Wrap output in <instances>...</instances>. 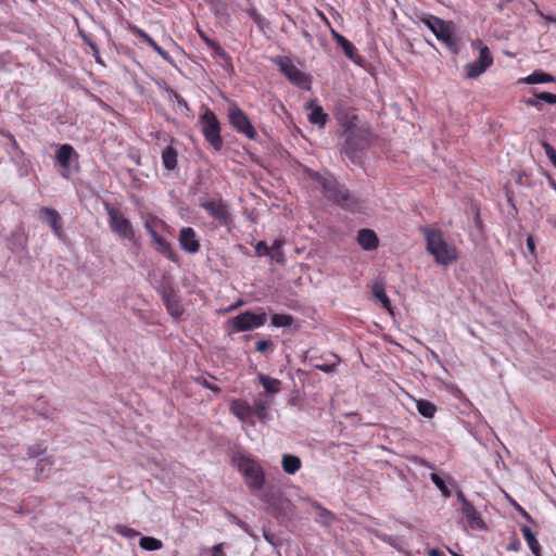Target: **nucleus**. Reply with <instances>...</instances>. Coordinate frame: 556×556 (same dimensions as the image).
<instances>
[{
    "label": "nucleus",
    "instance_id": "f257e3e1",
    "mask_svg": "<svg viewBox=\"0 0 556 556\" xmlns=\"http://www.w3.org/2000/svg\"><path fill=\"white\" fill-rule=\"evenodd\" d=\"M422 233L426 239L427 250L433 255L437 263L447 266L457 258L456 249L443 239L440 230L424 228Z\"/></svg>",
    "mask_w": 556,
    "mask_h": 556
},
{
    "label": "nucleus",
    "instance_id": "f03ea898",
    "mask_svg": "<svg viewBox=\"0 0 556 556\" xmlns=\"http://www.w3.org/2000/svg\"><path fill=\"white\" fill-rule=\"evenodd\" d=\"M343 136V151L353 162H356L358 159V152L365 150L369 146L371 134L368 128L349 126Z\"/></svg>",
    "mask_w": 556,
    "mask_h": 556
},
{
    "label": "nucleus",
    "instance_id": "7ed1b4c3",
    "mask_svg": "<svg viewBox=\"0 0 556 556\" xmlns=\"http://www.w3.org/2000/svg\"><path fill=\"white\" fill-rule=\"evenodd\" d=\"M420 23L428 27L450 50L457 52L458 45L454 37V24L452 22H446L438 16L426 14L421 17Z\"/></svg>",
    "mask_w": 556,
    "mask_h": 556
},
{
    "label": "nucleus",
    "instance_id": "20e7f679",
    "mask_svg": "<svg viewBox=\"0 0 556 556\" xmlns=\"http://www.w3.org/2000/svg\"><path fill=\"white\" fill-rule=\"evenodd\" d=\"M232 463L245 477V482L251 490L262 489L264 484V473L254 460L242 454H238L233 456Z\"/></svg>",
    "mask_w": 556,
    "mask_h": 556
},
{
    "label": "nucleus",
    "instance_id": "39448f33",
    "mask_svg": "<svg viewBox=\"0 0 556 556\" xmlns=\"http://www.w3.org/2000/svg\"><path fill=\"white\" fill-rule=\"evenodd\" d=\"M471 48L479 52V56L473 62L465 65L466 78L472 79L482 75L492 64L493 56L488 46L480 39L471 42Z\"/></svg>",
    "mask_w": 556,
    "mask_h": 556
},
{
    "label": "nucleus",
    "instance_id": "423d86ee",
    "mask_svg": "<svg viewBox=\"0 0 556 556\" xmlns=\"http://www.w3.org/2000/svg\"><path fill=\"white\" fill-rule=\"evenodd\" d=\"M200 123L202 125V134L206 141L216 151H219L224 142L220 136V125L215 113L210 109H205L200 116Z\"/></svg>",
    "mask_w": 556,
    "mask_h": 556
},
{
    "label": "nucleus",
    "instance_id": "0eeeda50",
    "mask_svg": "<svg viewBox=\"0 0 556 556\" xmlns=\"http://www.w3.org/2000/svg\"><path fill=\"white\" fill-rule=\"evenodd\" d=\"M109 216L110 229L122 239L135 241V230L131 223L124 216V214L115 207L110 205L105 206Z\"/></svg>",
    "mask_w": 556,
    "mask_h": 556
},
{
    "label": "nucleus",
    "instance_id": "6e6552de",
    "mask_svg": "<svg viewBox=\"0 0 556 556\" xmlns=\"http://www.w3.org/2000/svg\"><path fill=\"white\" fill-rule=\"evenodd\" d=\"M280 72L296 87L308 89L311 80L307 75L300 71L287 56H277L274 60Z\"/></svg>",
    "mask_w": 556,
    "mask_h": 556
},
{
    "label": "nucleus",
    "instance_id": "1a4fd4ad",
    "mask_svg": "<svg viewBox=\"0 0 556 556\" xmlns=\"http://www.w3.org/2000/svg\"><path fill=\"white\" fill-rule=\"evenodd\" d=\"M321 189L327 199L342 207L350 208L354 203L349 191L339 185L332 177H329L327 180H323Z\"/></svg>",
    "mask_w": 556,
    "mask_h": 556
},
{
    "label": "nucleus",
    "instance_id": "9d476101",
    "mask_svg": "<svg viewBox=\"0 0 556 556\" xmlns=\"http://www.w3.org/2000/svg\"><path fill=\"white\" fill-rule=\"evenodd\" d=\"M267 319L266 313L254 314L250 311H245L233 318H231L228 323L235 332L249 331L255 328H260L265 325Z\"/></svg>",
    "mask_w": 556,
    "mask_h": 556
},
{
    "label": "nucleus",
    "instance_id": "9b49d317",
    "mask_svg": "<svg viewBox=\"0 0 556 556\" xmlns=\"http://www.w3.org/2000/svg\"><path fill=\"white\" fill-rule=\"evenodd\" d=\"M228 118L230 125L240 134L249 139L256 137V131L251 124L247 114L236 105H231L228 110Z\"/></svg>",
    "mask_w": 556,
    "mask_h": 556
},
{
    "label": "nucleus",
    "instance_id": "f8f14e48",
    "mask_svg": "<svg viewBox=\"0 0 556 556\" xmlns=\"http://www.w3.org/2000/svg\"><path fill=\"white\" fill-rule=\"evenodd\" d=\"M201 206L212 216L214 219L218 220L220 224H227L229 213L227 205L222 201V199H210L201 204Z\"/></svg>",
    "mask_w": 556,
    "mask_h": 556
},
{
    "label": "nucleus",
    "instance_id": "ddd939ff",
    "mask_svg": "<svg viewBox=\"0 0 556 556\" xmlns=\"http://www.w3.org/2000/svg\"><path fill=\"white\" fill-rule=\"evenodd\" d=\"M39 213L40 219L49 224V226L51 227V229L58 238L63 239L64 235L62 231V218L58 211L51 207H41Z\"/></svg>",
    "mask_w": 556,
    "mask_h": 556
},
{
    "label": "nucleus",
    "instance_id": "4468645a",
    "mask_svg": "<svg viewBox=\"0 0 556 556\" xmlns=\"http://www.w3.org/2000/svg\"><path fill=\"white\" fill-rule=\"evenodd\" d=\"M230 412L241 421L249 422L252 426L254 425L252 406L248 402L239 399L231 400Z\"/></svg>",
    "mask_w": 556,
    "mask_h": 556
},
{
    "label": "nucleus",
    "instance_id": "2eb2a0df",
    "mask_svg": "<svg viewBox=\"0 0 556 556\" xmlns=\"http://www.w3.org/2000/svg\"><path fill=\"white\" fill-rule=\"evenodd\" d=\"M180 248L189 253H197L200 250V242L195 231L191 227H185L179 235Z\"/></svg>",
    "mask_w": 556,
    "mask_h": 556
},
{
    "label": "nucleus",
    "instance_id": "dca6fc26",
    "mask_svg": "<svg viewBox=\"0 0 556 556\" xmlns=\"http://www.w3.org/2000/svg\"><path fill=\"white\" fill-rule=\"evenodd\" d=\"M462 514L466 517L468 527L470 529L485 530L486 525L483 521L480 514L477 511L472 504H469L466 507H460Z\"/></svg>",
    "mask_w": 556,
    "mask_h": 556
},
{
    "label": "nucleus",
    "instance_id": "f3484780",
    "mask_svg": "<svg viewBox=\"0 0 556 556\" xmlns=\"http://www.w3.org/2000/svg\"><path fill=\"white\" fill-rule=\"evenodd\" d=\"M357 242L366 251L376 250L379 244L378 237L371 229L359 230L357 235Z\"/></svg>",
    "mask_w": 556,
    "mask_h": 556
},
{
    "label": "nucleus",
    "instance_id": "a211bd4d",
    "mask_svg": "<svg viewBox=\"0 0 556 556\" xmlns=\"http://www.w3.org/2000/svg\"><path fill=\"white\" fill-rule=\"evenodd\" d=\"M371 293L381 303L383 308H386L391 315H393L391 301L386 293L384 283L382 281H375L372 283Z\"/></svg>",
    "mask_w": 556,
    "mask_h": 556
},
{
    "label": "nucleus",
    "instance_id": "6ab92c4d",
    "mask_svg": "<svg viewBox=\"0 0 556 556\" xmlns=\"http://www.w3.org/2000/svg\"><path fill=\"white\" fill-rule=\"evenodd\" d=\"M554 81V77L542 71H534L532 74L518 80L519 84L535 85V84H547Z\"/></svg>",
    "mask_w": 556,
    "mask_h": 556
},
{
    "label": "nucleus",
    "instance_id": "aec40b11",
    "mask_svg": "<svg viewBox=\"0 0 556 556\" xmlns=\"http://www.w3.org/2000/svg\"><path fill=\"white\" fill-rule=\"evenodd\" d=\"M308 109H311L308 114L309 123L324 127L328 119V115L324 112L323 108L320 105L309 103Z\"/></svg>",
    "mask_w": 556,
    "mask_h": 556
},
{
    "label": "nucleus",
    "instance_id": "412c9836",
    "mask_svg": "<svg viewBox=\"0 0 556 556\" xmlns=\"http://www.w3.org/2000/svg\"><path fill=\"white\" fill-rule=\"evenodd\" d=\"M143 227L149 232L151 238H156L159 236L160 230H162L165 227V224L160 218L149 215L143 218Z\"/></svg>",
    "mask_w": 556,
    "mask_h": 556
},
{
    "label": "nucleus",
    "instance_id": "4be33fe9",
    "mask_svg": "<svg viewBox=\"0 0 556 556\" xmlns=\"http://www.w3.org/2000/svg\"><path fill=\"white\" fill-rule=\"evenodd\" d=\"M268 406L269 402L265 401L262 395H258L253 401L252 412L254 415V418H257L258 420L263 421L267 418L268 415Z\"/></svg>",
    "mask_w": 556,
    "mask_h": 556
},
{
    "label": "nucleus",
    "instance_id": "5701e85b",
    "mask_svg": "<svg viewBox=\"0 0 556 556\" xmlns=\"http://www.w3.org/2000/svg\"><path fill=\"white\" fill-rule=\"evenodd\" d=\"M281 466L285 472H287L288 475H294L296 471L300 470L302 462L295 455L285 454L282 456Z\"/></svg>",
    "mask_w": 556,
    "mask_h": 556
},
{
    "label": "nucleus",
    "instance_id": "b1692460",
    "mask_svg": "<svg viewBox=\"0 0 556 556\" xmlns=\"http://www.w3.org/2000/svg\"><path fill=\"white\" fill-rule=\"evenodd\" d=\"M330 33H331V36L332 38L336 40V42L338 43V46H340L344 52V54L349 58V59H353L354 56V52H355V48L354 46L344 37L342 36L341 34H339L337 30H334L332 27H330Z\"/></svg>",
    "mask_w": 556,
    "mask_h": 556
},
{
    "label": "nucleus",
    "instance_id": "393cba45",
    "mask_svg": "<svg viewBox=\"0 0 556 556\" xmlns=\"http://www.w3.org/2000/svg\"><path fill=\"white\" fill-rule=\"evenodd\" d=\"M74 154V148L70 144H62L56 153V161L63 168H68L71 159Z\"/></svg>",
    "mask_w": 556,
    "mask_h": 556
},
{
    "label": "nucleus",
    "instance_id": "a878e982",
    "mask_svg": "<svg viewBox=\"0 0 556 556\" xmlns=\"http://www.w3.org/2000/svg\"><path fill=\"white\" fill-rule=\"evenodd\" d=\"M135 33L140 36L161 58L169 60V54L146 31L137 28Z\"/></svg>",
    "mask_w": 556,
    "mask_h": 556
},
{
    "label": "nucleus",
    "instance_id": "bb28decb",
    "mask_svg": "<svg viewBox=\"0 0 556 556\" xmlns=\"http://www.w3.org/2000/svg\"><path fill=\"white\" fill-rule=\"evenodd\" d=\"M260 382L265 391L269 394H276L280 391L281 382L276 378L268 377L264 374L258 375Z\"/></svg>",
    "mask_w": 556,
    "mask_h": 556
},
{
    "label": "nucleus",
    "instance_id": "cd10ccee",
    "mask_svg": "<svg viewBox=\"0 0 556 556\" xmlns=\"http://www.w3.org/2000/svg\"><path fill=\"white\" fill-rule=\"evenodd\" d=\"M162 161L166 169L174 170L177 166V151L168 146L162 151Z\"/></svg>",
    "mask_w": 556,
    "mask_h": 556
},
{
    "label": "nucleus",
    "instance_id": "c85d7f7f",
    "mask_svg": "<svg viewBox=\"0 0 556 556\" xmlns=\"http://www.w3.org/2000/svg\"><path fill=\"white\" fill-rule=\"evenodd\" d=\"M521 532H522L523 539L526 540V542H527L529 548L531 549V552L535 556H539V554H540V544H539L534 533L527 526L521 528Z\"/></svg>",
    "mask_w": 556,
    "mask_h": 556
},
{
    "label": "nucleus",
    "instance_id": "c756f323",
    "mask_svg": "<svg viewBox=\"0 0 556 556\" xmlns=\"http://www.w3.org/2000/svg\"><path fill=\"white\" fill-rule=\"evenodd\" d=\"M152 240L156 244V249L160 253L169 260L175 258V253L170 247V243L167 242L161 235L156 236V238H153Z\"/></svg>",
    "mask_w": 556,
    "mask_h": 556
},
{
    "label": "nucleus",
    "instance_id": "7c9ffc66",
    "mask_svg": "<svg viewBox=\"0 0 556 556\" xmlns=\"http://www.w3.org/2000/svg\"><path fill=\"white\" fill-rule=\"evenodd\" d=\"M314 507L317 513V521L320 522L323 526H330L334 520V515L330 510H328L327 508L323 507L317 503L314 504Z\"/></svg>",
    "mask_w": 556,
    "mask_h": 556
},
{
    "label": "nucleus",
    "instance_id": "2f4dec72",
    "mask_svg": "<svg viewBox=\"0 0 556 556\" xmlns=\"http://www.w3.org/2000/svg\"><path fill=\"white\" fill-rule=\"evenodd\" d=\"M139 546L146 551H159L163 547V543L156 538L142 536L139 541Z\"/></svg>",
    "mask_w": 556,
    "mask_h": 556
},
{
    "label": "nucleus",
    "instance_id": "473e14b6",
    "mask_svg": "<svg viewBox=\"0 0 556 556\" xmlns=\"http://www.w3.org/2000/svg\"><path fill=\"white\" fill-rule=\"evenodd\" d=\"M417 410L421 416L426 418H432L437 412V408L431 402L419 400L417 401Z\"/></svg>",
    "mask_w": 556,
    "mask_h": 556
},
{
    "label": "nucleus",
    "instance_id": "72a5a7b5",
    "mask_svg": "<svg viewBox=\"0 0 556 556\" xmlns=\"http://www.w3.org/2000/svg\"><path fill=\"white\" fill-rule=\"evenodd\" d=\"M283 241L277 239L273 242L271 247H269L270 258L278 263L283 261V252H282Z\"/></svg>",
    "mask_w": 556,
    "mask_h": 556
},
{
    "label": "nucleus",
    "instance_id": "f704fd0d",
    "mask_svg": "<svg viewBox=\"0 0 556 556\" xmlns=\"http://www.w3.org/2000/svg\"><path fill=\"white\" fill-rule=\"evenodd\" d=\"M165 304L168 313L174 317H180L182 314V308L179 305L178 301L174 296H166Z\"/></svg>",
    "mask_w": 556,
    "mask_h": 556
},
{
    "label": "nucleus",
    "instance_id": "c9c22d12",
    "mask_svg": "<svg viewBox=\"0 0 556 556\" xmlns=\"http://www.w3.org/2000/svg\"><path fill=\"white\" fill-rule=\"evenodd\" d=\"M430 479L433 484L441 491L443 497L448 498L451 496V491L447 488L445 481L438 475L437 472H432L430 475Z\"/></svg>",
    "mask_w": 556,
    "mask_h": 556
},
{
    "label": "nucleus",
    "instance_id": "e433bc0d",
    "mask_svg": "<svg viewBox=\"0 0 556 556\" xmlns=\"http://www.w3.org/2000/svg\"><path fill=\"white\" fill-rule=\"evenodd\" d=\"M271 323L275 327H288L291 325L292 318L289 315L274 314Z\"/></svg>",
    "mask_w": 556,
    "mask_h": 556
},
{
    "label": "nucleus",
    "instance_id": "4c0bfd02",
    "mask_svg": "<svg viewBox=\"0 0 556 556\" xmlns=\"http://www.w3.org/2000/svg\"><path fill=\"white\" fill-rule=\"evenodd\" d=\"M114 530L119 533L121 535L123 536H126V538H134L136 535H138V532L129 527H126V526H122V525H117L115 526Z\"/></svg>",
    "mask_w": 556,
    "mask_h": 556
},
{
    "label": "nucleus",
    "instance_id": "58836bf2",
    "mask_svg": "<svg viewBox=\"0 0 556 556\" xmlns=\"http://www.w3.org/2000/svg\"><path fill=\"white\" fill-rule=\"evenodd\" d=\"M542 147L545 151L546 156L552 162V164L556 167V150L546 141L542 142Z\"/></svg>",
    "mask_w": 556,
    "mask_h": 556
},
{
    "label": "nucleus",
    "instance_id": "ea45409f",
    "mask_svg": "<svg viewBox=\"0 0 556 556\" xmlns=\"http://www.w3.org/2000/svg\"><path fill=\"white\" fill-rule=\"evenodd\" d=\"M535 98L541 101H544L548 104H556V94L551 93V92L544 91V92L535 93Z\"/></svg>",
    "mask_w": 556,
    "mask_h": 556
},
{
    "label": "nucleus",
    "instance_id": "a19ab883",
    "mask_svg": "<svg viewBox=\"0 0 556 556\" xmlns=\"http://www.w3.org/2000/svg\"><path fill=\"white\" fill-rule=\"evenodd\" d=\"M333 359L334 361L331 364L316 365L315 367L324 372H331L340 362V358L337 355H333Z\"/></svg>",
    "mask_w": 556,
    "mask_h": 556
},
{
    "label": "nucleus",
    "instance_id": "79ce46f5",
    "mask_svg": "<svg viewBox=\"0 0 556 556\" xmlns=\"http://www.w3.org/2000/svg\"><path fill=\"white\" fill-rule=\"evenodd\" d=\"M206 45L214 51L215 54L219 55V56H225L226 53L225 51L222 49V47L219 45H217L215 41L208 39L207 37H203Z\"/></svg>",
    "mask_w": 556,
    "mask_h": 556
},
{
    "label": "nucleus",
    "instance_id": "37998d69",
    "mask_svg": "<svg viewBox=\"0 0 556 556\" xmlns=\"http://www.w3.org/2000/svg\"><path fill=\"white\" fill-rule=\"evenodd\" d=\"M255 252H256V254L258 256H265V255H269L270 256L269 247L266 244L265 241H260V242L256 243Z\"/></svg>",
    "mask_w": 556,
    "mask_h": 556
},
{
    "label": "nucleus",
    "instance_id": "c03bdc74",
    "mask_svg": "<svg viewBox=\"0 0 556 556\" xmlns=\"http://www.w3.org/2000/svg\"><path fill=\"white\" fill-rule=\"evenodd\" d=\"M273 345V342L270 340H260L255 343V349L260 353H265L268 348Z\"/></svg>",
    "mask_w": 556,
    "mask_h": 556
},
{
    "label": "nucleus",
    "instance_id": "a18cd8bd",
    "mask_svg": "<svg viewBox=\"0 0 556 556\" xmlns=\"http://www.w3.org/2000/svg\"><path fill=\"white\" fill-rule=\"evenodd\" d=\"M307 174L308 176L314 179L316 182H318V185L321 187L323 186V180H327L329 177H324L321 176L320 174H318L317 172H314V170H307Z\"/></svg>",
    "mask_w": 556,
    "mask_h": 556
},
{
    "label": "nucleus",
    "instance_id": "49530a36",
    "mask_svg": "<svg viewBox=\"0 0 556 556\" xmlns=\"http://www.w3.org/2000/svg\"><path fill=\"white\" fill-rule=\"evenodd\" d=\"M198 382L201 383L203 387L212 390L213 392L215 393H218L220 391V389L212 383H210L207 381V379L203 378V379H198Z\"/></svg>",
    "mask_w": 556,
    "mask_h": 556
},
{
    "label": "nucleus",
    "instance_id": "de8ad7c7",
    "mask_svg": "<svg viewBox=\"0 0 556 556\" xmlns=\"http://www.w3.org/2000/svg\"><path fill=\"white\" fill-rule=\"evenodd\" d=\"M456 496H457V500L458 502L460 503V507H466L468 506L469 504H471L465 496V494L463 493V491L458 490L456 492Z\"/></svg>",
    "mask_w": 556,
    "mask_h": 556
},
{
    "label": "nucleus",
    "instance_id": "09e8293b",
    "mask_svg": "<svg viewBox=\"0 0 556 556\" xmlns=\"http://www.w3.org/2000/svg\"><path fill=\"white\" fill-rule=\"evenodd\" d=\"M212 556H227L223 551V544H216L213 546Z\"/></svg>",
    "mask_w": 556,
    "mask_h": 556
},
{
    "label": "nucleus",
    "instance_id": "8fccbe9b",
    "mask_svg": "<svg viewBox=\"0 0 556 556\" xmlns=\"http://www.w3.org/2000/svg\"><path fill=\"white\" fill-rule=\"evenodd\" d=\"M376 536H377L379 540L383 541L384 543H388V544L392 543V542H391V541H392V539H393V536H392V535H389V534H386V533H381V532H376Z\"/></svg>",
    "mask_w": 556,
    "mask_h": 556
},
{
    "label": "nucleus",
    "instance_id": "3c124183",
    "mask_svg": "<svg viewBox=\"0 0 556 556\" xmlns=\"http://www.w3.org/2000/svg\"><path fill=\"white\" fill-rule=\"evenodd\" d=\"M525 104L532 108H539V99L535 98H529L523 100Z\"/></svg>",
    "mask_w": 556,
    "mask_h": 556
},
{
    "label": "nucleus",
    "instance_id": "603ef678",
    "mask_svg": "<svg viewBox=\"0 0 556 556\" xmlns=\"http://www.w3.org/2000/svg\"><path fill=\"white\" fill-rule=\"evenodd\" d=\"M527 247H528L530 253L533 255L535 253V243H534V239L532 237H528Z\"/></svg>",
    "mask_w": 556,
    "mask_h": 556
},
{
    "label": "nucleus",
    "instance_id": "864d4df0",
    "mask_svg": "<svg viewBox=\"0 0 556 556\" xmlns=\"http://www.w3.org/2000/svg\"><path fill=\"white\" fill-rule=\"evenodd\" d=\"M391 542L392 543H390L389 545H391L392 547H394L397 551H403L402 543H401V541L397 538L393 536Z\"/></svg>",
    "mask_w": 556,
    "mask_h": 556
},
{
    "label": "nucleus",
    "instance_id": "5fc2aeb1",
    "mask_svg": "<svg viewBox=\"0 0 556 556\" xmlns=\"http://www.w3.org/2000/svg\"><path fill=\"white\" fill-rule=\"evenodd\" d=\"M428 555L429 556H444L443 553L441 551H439L438 548H430L428 551Z\"/></svg>",
    "mask_w": 556,
    "mask_h": 556
},
{
    "label": "nucleus",
    "instance_id": "6e6d98bb",
    "mask_svg": "<svg viewBox=\"0 0 556 556\" xmlns=\"http://www.w3.org/2000/svg\"><path fill=\"white\" fill-rule=\"evenodd\" d=\"M281 505H282V508L285 510V515H287V509H289L291 507V503L289 500H283L281 502Z\"/></svg>",
    "mask_w": 556,
    "mask_h": 556
},
{
    "label": "nucleus",
    "instance_id": "4d7b16f0",
    "mask_svg": "<svg viewBox=\"0 0 556 556\" xmlns=\"http://www.w3.org/2000/svg\"><path fill=\"white\" fill-rule=\"evenodd\" d=\"M517 507V510L527 519H530V516L528 515V513L519 505H516Z\"/></svg>",
    "mask_w": 556,
    "mask_h": 556
},
{
    "label": "nucleus",
    "instance_id": "13d9d810",
    "mask_svg": "<svg viewBox=\"0 0 556 556\" xmlns=\"http://www.w3.org/2000/svg\"><path fill=\"white\" fill-rule=\"evenodd\" d=\"M422 466L427 467V468H430V469H434V466L433 464L427 462V460H421L420 463Z\"/></svg>",
    "mask_w": 556,
    "mask_h": 556
},
{
    "label": "nucleus",
    "instance_id": "bf43d9fd",
    "mask_svg": "<svg viewBox=\"0 0 556 556\" xmlns=\"http://www.w3.org/2000/svg\"><path fill=\"white\" fill-rule=\"evenodd\" d=\"M39 464L41 465V470H43L46 466L50 465L48 459H40Z\"/></svg>",
    "mask_w": 556,
    "mask_h": 556
},
{
    "label": "nucleus",
    "instance_id": "052dcab7",
    "mask_svg": "<svg viewBox=\"0 0 556 556\" xmlns=\"http://www.w3.org/2000/svg\"><path fill=\"white\" fill-rule=\"evenodd\" d=\"M242 304H243V302H242V301H239L238 303L232 304V305L229 307V311H232V309H235V308L239 307V306H240V305H242Z\"/></svg>",
    "mask_w": 556,
    "mask_h": 556
},
{
    "label": "nucleus",
    "instance_id": "680f3d73",
    "mask_svg": "<svg viewBox=\"0 0 556 556\" xmlns=\"http://www.w3.org/2000/svg\"><path fill=\"white\" fill-rule=\"evenodd\" d=\"M448 552L452 554V556H463L460 554H457V553L453 552L451 548H448Z\"/></svg>",
    "mask_w": 556,
    "mask_h": 556
},
{
    "label": "nucleus",
    "instance_id": "e2e57ef3",
    "mask_svg": "<svg viewBox=\"0 0 556 556\" xmlns=\"http://www.w3.org/2000/svg\"><path fill=\"white\" fill-rule=\"evenodd\" d=\"M548 21L556 23V18L546 17Z\"/></svg>",
    "mask_w": 556,
    "mask_h": 556
}]
</instances>
